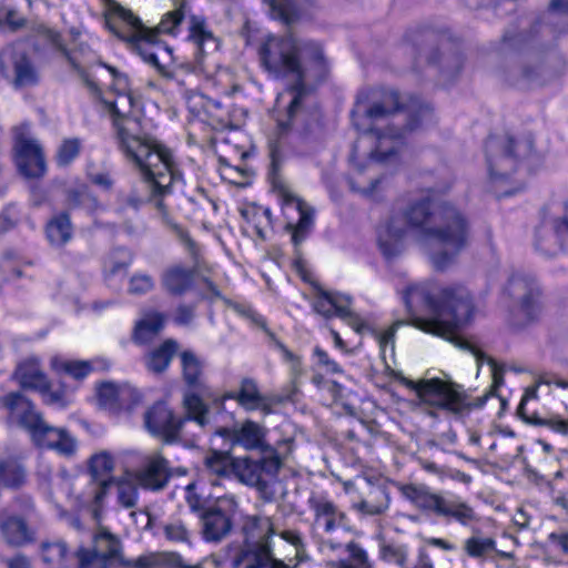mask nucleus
<instances>
[{
  "mask_svg": "<svg viewBox=\"0 0 568 568\" xmlns=\"http://www.w3.org/2000/svg\"><path fill=\"white\" fill-rule=\"evenodd\" d=\"M110 113L114 139L119 150L138 171L146 192L142 195L136 189L121 191L116 196L118 211L128 209L139 211L144 203H152L162 222L169 226L184 245L194 261L199 247L189 232L176 224L164 203L172 193L173 184L183 180L173 152L164 144L144 132L141 118L133 112V99L121 94L113 102H105Z\"/></svg>",
  "mask_w": 568,
  "mask_h": 568,
  "instance_id": "1",
  "label": "nucleus"
},
{
  "mask_svg": "<svg viewBox=\"0 0 568 568\" xmlns=\"http://www.w3.org/2000/svg\"><path fill=\"white\" fill-rule=\"evenodd\" d=\"M258 58L264 70L275 79L291 80L287 92L292 100L286 110V119L278 120V128L286 132L291 128L311 130L317 122V110L313 105L307 80L320 81L327 72V62L320 43L311 40L300 41L292 34H270L258 48Z\"/></svg>",
  "mask_w": 568,
  "mask_h": 568,
  "instance_id": "2",
  "label": "nucleus"
},
{
  "mask_svg": "<svg viewBox=\"0 0 568 568\" xmlns=\"http://www.w3.org/2000/svg\"><path fill=\"white\" fill-rule=\"evenodd\" d=\"M352 111V121L362 136L354 143L351 159L358 156L362 144L372 145L368 158L373 162H387L395 158L404 135L427 125L433 120L428 105H420L414 113L402 114V103L396 91H384L381 100Z\"/></svg>",
  "mask_w": 568,
  "mask_h": 568,
  "instance_id": "3",
  "label": "nucleus"
},
{
  "mask_svg": "<svg viewBox=\"0 0 568 568\" xmlns=\"http://www.w3.org/2000/svg\"><path fill=\"white\" fill-rule=\"evenodd\" d=\"M403 300L412 325L455 343L457 331L474 313V303L467 288L460 285L439 287L435 282L408 285Z\"/></svg>",
  "mask_w": 568,
  "mask_h": 568,
  "instance_id": "4",
  "label": "nucleus"
},
{
  "mask_svg": "<svg viewBox=\"0 0 568 568\" xmlns=\"http://www.w3.org/2000/svg\"><path fill=\"white\" fill-rule=\"evenodd\" d=\"M445 202L433 195L412 201L400 215H394L378 233V245L387 260L397 257L404 248L406 230H413L419 240L427 242Z\"/></svg>",
  "mask_w": 568,
  "mask_h": 568,
  "instance_id": "5",
  "label": "nucleus"
},
{
  "mask_svg": "<svg viewBox=\"0 0 568 568\" xmlns=\"http://www.w3.org/2000/svg\"><path fill=\"white\" fill-rule=\"evenodd\" d=\"M469 234L470 226L465 214L455 205L445 202L427 240V243H435L440 247L429 254L433 266L437 271L448 268L467 246Z\"/></svg>",
  "mask_w": 568,
  "mask_h": 568,
  "instance_id": "6",
  "label": "nucleus"
},
{
  "mask_svg": "<svg viewBox=\"0 0 568 568\" xmlns=\"http://www.w3.org/2000/svg\"><path fill=\"white\" fill-rule=\"evenodd\" d=\"M2 405L20 416V424L30 433L33 443L63 456H71L77 450V440L64 428L50 426L36 410L33 404L21 393L12 392L4 396Z\"/></svg>",
  "mask_w": 568,
  "mask_h": 568,
  "instance_id": "7",
  "label": "nucleus"
},
{
  "mask_svg": "<svg viewBox=\"0 0 568 568\" xmlns=\"http://www.w3.org/2000/svg\"><path fill=\"white\" fill-rule=\"evenodd\" d=\"M400 491L417 508L437 517L455 520L462 526H468L477 520L474 508L454 494H437L425 485L415 484L404 485Z\"/></svg>",
  "mask_w": 568,
  "mask_h": 568,
  "instance_id": "8",
  "label": "nucleus"
},
{
  "mask_svg": "<svg viewBox=\"0 0 568 568\" xmlns=\"http://www.w3.org/2000/svg\"><path fill=\"white\" fill-rule=\"evenodd\" d=\"M400 491L417 508L437 517L455 520L462 526H468L477 520L474 508L454 494H437L425 485L415 484L404 485Z\"/></svg>",
  "mask_w": 568,
  "mask_h": 568,
  "instance_id": "9",
  "label": "nucleus"
},
{
  "mask_svg": "<svg viewBox=\"0 0 568 568\" xmlns=\"http://www.w3.org/2000/svg\"><path fill=\"white\" fill-rule=\"evenodd\" d=\"M244 546L233 559L234 568H268L272 559V537L276 532L270 516L254 515L243 526Z\"/></svg>",
  "mask_w": 568,
  "mask_h": 568,
  "instance_id": "10",
  "label": "nucleus"
},
{
  "mask_svg": "<svg viewBox=\"0 0 568 568\" xmlns=\"http://www.w3.org/2000/svg\"><path fill=\"white\" fill-rule=\"evenodd\" d=\"M534 151L530 138L491 135L485 144L488 173L491 180H504L516 172L519 163L528 159Z\"/></svg>",
  "mask_w": 568,
  "mask_h": 568,
  "instance_id": "11",
  "label": "nucleus"
},
{
  "mask_svg": "<svg viewBox=\"0 0 568 568\" xmlns=\"http://www.w3.org/2000/svg\"><path fill=\"white\" fill-rule=\"evenodd\" d=\"M260 459L240 457L234 459L233 474L245 484L256 488L262 498L270 501L275 496L274 485L288 454H262Z\"/></svg>",
  "mask_w": 568,
  "mask_h": 568,
  "instance_id": "12",
  "label": "nucleus"
},
{
  "mask_svg": "<svg viewBox=\"0 0 568 568\" xmlns=\"http://www.w3.org/2000/svg\"><path fill=\"white\" fill-rule=\"evenodd\" d=\"M62 55L65 58L70 67L77 72L79 78L82 80L83 84L89 89V91L94 97L101 95V89L91 78L89 70L95 65H102L108 69V71L112 74L114 80V85L116 87V97L114 101L121 95L125 94L133 99V112L135 114V99L131 92L128 91V77L119 72L114 67L108 65L100 61L99 57L91 48L87 44L80 43L73 50H68L67 48H62ZM105 102H113V100H106L101 98V103L104 105L105 111L111 118V113L105 104Z\"/></svg>",
  "mask_w": 568,
  "mask_h": 568,
  "instance_id": "13",
  "label": "nucleus"
},
{
  "mask_svg": "<svg viewBox=\"0 0 568 568\" xmlns=\"http://www.w3.org/2000/svg\"><path fill=\"white\" fill-rule=\"evenodd\" d=\"M409 386L424 404L450 414H460L471 407H481L486 402V397H484L478 403L471 404L467 400L462 386L437 377L409 382Z\"/></svg>",
  "mask_w": 568,
  "mask_h": 568,
  "instance_id": "14",
  "label": "nucleus"
},
{
  "mask_svg": "<svg viewBox=\"0 0 568 568\" xmlns=\"http://www.w3.org/2000/svg\"><path fill=\"white\" fill-rule=\"evenodd\" d=\"M217 434L226 437L232 446H241L248 452L261 454H290L292 452V438L270 444L267 442L268 429L252 419H245L232 428H223Z\"/></svg>",
  "mask_w": 568,
  "mask_h": 568,
  "instance_id": "15",
  "label": "nucleus"
},
{
  "mask_svg": "<svg viewBox=\"0 0 568 568\" xmlns=\"http://www.w3.org/2000/svg\"><path fill=\"white\" fill-rule=\"evenodd\" d=\"M14 162L19 172L27 179H40L47 172L42 145L32 135L30 125L22 123L13 128Z\"/></svg>",
  "mask_w": 568,
  "mask_h": 568,
  "instance_id": "16",
  "label": "nucleus"
},
{
  "mask_svg": "<svg viewBox=\"0 0 568 568\" xmlns=\"http://www.w3.org/2000/svg\"><path fill=\"white\" fill-rule=\"evenodd\" d=\"M534 246L547 257H554L561 251L568 252V200L536 229Z\"/></svg>",
  "mask_w": 568,
  "mask_h": 568,
  "instance_id": "17",
  "label": "nucleus"
},
{
  "mask_svg": "<svg viewBox=\"0 0 568 568\" xmlns=\"http://www.w3.org/2000/svg\"><path fill=\"white\" fill-rule=\"evenodd\" d=\"M129 22L134 27V42L138 54L144 62L152 65L164 78H172L170 70L172 49L160 41H155V33L144 27L142 22L129 14Z\"/></svg>",
  "mask_w": 568,
  "mask_h": 568,
  "instance_id": "18",
  "label": "nucleus"
},
{
  "mask_svg": "<svg viewBox=\"0 0 568 568\" xmlns=\"http://www.w3.org/2000/svg\"><path fill=\"white\" fill-rule=\"evenodd\" d=\"M352 302L349 295L318 288L313 301V308L325 318L339 317L358 334L371 331L368 324L351 310Z\"/></svg>",
  "mask_w": 568,
  "mask_h": 568,
  "instance_id": "19",
  "label": "nucleus"
},
{
  "mask_svg": "<svg viewBox=\"0 0 568 568\" xmlns=\"http://www.w3.org/2000/svg\"><path fill=\"white\" fill-rule=\"evenodd\" d=\"M174 473L185 475L186 469L181 467L173 469L169 460L160 452H153L143 457L132 476L143 489L162 491L168 487Z\"/></svg>",
  "mask_w": 568,
  "mask_h": 568,
  "instance_id": "20",
  "label": "nucleus"
},
{
  "mask_svg": "<svg viewBox=\"0 0 568 568\" xmlns=\"http://www.w3.org/2000/svg\"><path fill=\"white\" fill-rule=\"evenodd\" d=\"M112 483L89 475L79 476L70 483L68 497L78 510L89 508L97 518L112 488Z\"/></svg>",
  "mask_w": 568,
  "mask_h": 568,
  "instance_id": "21",
  "label": "nucleus"
},
{
  "mask_svg": "<svg viewBox=\"0 0 568 568\" xmlns=\"http://www.w3.org/2000/svg\"><path fill=\"white\" fill-rule=\"evenodd\" d=\"M180 416L164 402H156L144 413V426L146 430L160 437L165 444L181 440L182 424Z\"/></svg>",
  "mask_w": 568,
  "mask_h": 568,
  "instance_id": "22",
  "label": "nucleus"
},
{
  "mask_svg": "<svg viewBox=\"0 0 568 568\" xmlns=\"http://www.w3.org/2000/svg\"><path fill=\"white\" fill-rule=\"evenodd\" d=\"M506 294L527 317H531L539 296L536 278L524 271L514 272L506 285Z\"/></svg>",
  "mask_w": 568,
  "mask_h": 568,
  "instance_id": "23",
  "label": "nucleus"
},
{
  "mask_svg": "<svg viewBox=\"0 0 568 568\" xmlns=\"http://www.w3.org/2000/svg\"><path fill=\"white\" fill-rule=\"evenodd\" d=\"M223 500H217L203 508L199 515L201 532L207 542H220L232 530V515L223 507Z\"/></svg>",
  "mask_w": 568,
  "mask_h": 568,
  "instance_id": "24",
  "label": "nucleus"
},
{
  "mask_svg": "<svg viewBox=\"0 0 568 568\" xmlns=\"http://www.w3.org/2000/svg\"><path fill=\"white\" fill-rule=\"evenodd\" d=\"M281 196L284 211L293 210L298 214L297 223L293 224L290 222L286 226L292 232L294 246L297 247L307 237L313 227L314 212L303 200L285 187H281Z\"/></svg>",
  "mask_w": 568,
  "mask_h": 568,
  "instance_id": "25",
  "label": "nucleus"
},
{
  "mask_svg": "<svg viewBox=\"0 0 568 568\" xmlns=\"http://www.w3.org/2000/svg\"><path fill=\"white\" fill-rule=\"evenodd\" d=\"M0 534L3 540L13 547H23L37 540V531L27 524L23 516L9 510L0 509Z\"/></svg>",
  "mask_w": 568,
  "mask_h": 568,
  "instance_id": "26",
  "label": "nucleus"
},
{
  "mask_svg": "<svg viewBox=\"0 0 568 568\" xmlns=\"http://www.w3.org/2000/svg\"><path fill=\"white\" fill-rule=\"evenodd\" d=\"M308 505L314 514V527L326 534L346 525V514L342 511L332 500L324 497L310 498Z\"/></svg>",
  "mask_w": 568,
  "mask_h": 568,
  "instance_id": "27",
  "label": "nucleus"
},
{
  "mask_svg": "<svg viewBox=\"0 0 568 568\" xmlns=\"http://www.w3.org/2000/svg\"><path fill=\"white\" fill-rule=\"evenodd\" d=\"M217 397L212 394V398H207L197 389H186L182 397L183 415L180 416L179 423L184 427L186 422H194L199 427L205 428L211 423L210 406L205 399L219 406V403L214 402Z\"/></svg>",
  "mask_w": 568,
  "mask_h": 568,
  "instance_id": "28",
  "label": "nucleus"
},
{
  "mask_svg": "<svg viewBox=\"0 0 568 568\" xmlns=\"http://www.w3.org/2000/svg\"><path fill=\"white\" fill-rule=\"evenodd\" d=\"M91 547L111 566V568L126 567L129 559L124 557L122 541L106 528H100L93 535Z\"/></svg>",
  "mask_w": 568,
  "mask_h": 568,
  "instance_id": "29",
  "label": "nucleus"
},
{
  "mask_svg": "<svg viewBox=\"0 0 568 568\" xmlns=\"http://www.w3.org/2000/svg\"><path fill=\"white\" fill-rule=\"evenodd\" d=\"M195 268L175 263L168 266L161 274L160 282L163 291L170 296L181 297L192 290Z\"/></svg>",
  "mask_w": 568,
  "mask_h": 568,
  "instance_id": "30",
  "label": "nucleus"
},
{
  "mask_svg": "<svg viewBox=\"0 0 568 568\" xmlns=\"http://www.w3.org/2000/svg\"><path fill=\"white\" fill-rule=\"evenodd\" d=\"M182 377L189 389H197L203 396L212 398V392L203 381L204 362L192 351L180 354Z\"/></svg>",
  "mask_w": 568,
  "mask_h": 568,
  "instance_id": "31",
  "label": "nucleus"
},
{
  "mask_svg": "<svg viewBox=\"0 0 568 568\" xmlns=\"http://www.w3.org/2000/svg\"><path fill=\"white\" fill-rule=\"evenodd\" d=\"M226 399H233L243 409L252 412L260 408L263 395L260 392L256 381L245 377L240 382L239 389L226 392L224 395L215 398L214 402L219 403L220 407H223Z\"/></svg>",
  "mask_w": 568,
  "mask_h": 568,
  "instance_id": "32",
  "label": "nucleus"
},
{
  "mask_svg": "<svg viewBox=\"0 0 568 568\" xmlns=\"http://www.w3.org/2000/svg\"><path fill=\"white\" fill-rule=\"evenodd\" d=\"M12 378L24 389L47 392L49 387V381L37 359H27L20 363Z\"/></svg>",
  "mask_w": 568,
  "mask_h": 568,
  "instance_id": "33",
  "label": "nucleus"
},
{
  "mask_svg": "<svg viewBox=\"0 0 568 568\" xmlns=\"http://www.w3.org/2000/svg\"><path fill=\"white\" fill-rule=\"evenodd\" d=\"M40 555L47 568H67L70 560V549L63 539L43 540Z\"/></svg>",
  "mask_w": 568,
  "mask_h": 568,
  "instance_id": "34",
  "label": "nucleus"
},
{
  "mask_svg": "<svg viewBox=\"0 0 568 568\" xmlns=\"http://www.w3.org/2000/svg\"><path fill=\"white\" fill-rule=\"evenodd\" d=\"M45 235L51 245L62 247L73 236V226L67 212L52 216L45 226Z\"/></svg>",
  "mask_w": 568,
  "mask_h": 568,
  "instance_id": "35",
  "label": "nucleus"
},
{
  "mask_svg": "<svg viewBox=\"0 0 568 568\" xmlns=\"http://www.w3.org/2000/svg\"><path fill=\"white\" fill-rule=\"evenodd\" d=\"M428 62L437 64L444 78L447 80L454 78L460 70L464 63L462 53L457 48L452 45L443 48L442 52L432 53L428 58Z\"/></svg>",
  "mask_w": 568,
  "mask_h": 568,
  "instance_id": "36",
  "label": "nucleus"
},
{
  "mask_svg": "<svg viewBox=\"0 0 568 568\" xmlns=\"http://www.w3.org/2000/svg\"><path fill=\"white\" fill-rule=\"evenodd\" d=\"M464 552L476 560L485 561L497 551L496 540L476 530L463 545Z\"/></svg>",
  "mask_w": 568,
  "mask_h": 568,
  "instance_id": "37",
  "label": "nucleus"
},
{
  "mask_svg": "<svg viewBox=\"0 0 568 568\" xmlns=\"http://www.w3.org/2000/svg\"><path fill=\"white\" fill-rule=\"evenodd\" d=\"M180 564L181 556L175 552H149L129 559L125 568H175Z\"/></svg>",
  "mask_w": 568,
  "mask_h": 568,
  "instance_id": "38",
  "label": "nucleus"
},
{
  "mask_svg": "<svg viewBox=\"0 0 568 568\" xmlns=\"http://www.w3.org/2000/svg\"><path fill=\"white\" fill-rule=\"evenodd\" d=\"M163 326L164 316L154 313L135 324L132 338L136 344H146L162 331Z\"/></svg>",
  "mask_w": 568,
  "mask_h": 568,
  "instance_id": "39",
  "label": "nucleus"
},
{
  "mask_svg": "<svg viewBox=\"0 0 568 568\" xmlns=\"http://www.w3.org/2000/svg\"><path fill=\"white\" fill-rule=\"evenodd\" d=\"M454 344L457 347L471 353L475 356L478 364H481L486 361L490 365L493 384L489 394L495 395L497 388H499L504 384V371L497 366L496 362L493 358L486 356L478 347L473 345L470 342L460 337Z\"/></svg>",
  "mask_w": 568,
  "mask_h": 568,
  "instance_id": "40",
  "label": "nucleus"
},
{
  "mask_svg": "<svg viewBox=\"0 0 568 568\" xmlns=\"http://www.w3.org/2000/svg\"><path fill=\"white\" fill-rule=\"evenodd\" d=\"M178 343L173 339H166L158 348L152 351L146 358V366L154 373L164 372L170 365L175 352Z\"/></svg>",
  "mask_w": 568,
  "mask_h": 568,
  "instance_id": "41",
  "label": "nucleus"
},
{
  "mask_svg": "<svg viewBox=\"0 0 568 568\" xmlns=\"http://www.w3.org/2000/svg\"><path fill=\"white\" fill-rule=\"evenodd\" d=\"M13 72V84L17 88L34 85L38 82L37 70L31 60L24 54L14 58Z\"/></svg>",
  "mask_w": 568,
  "mask_h": 568,
  "instance_id": "42",
  "label": "nucleus"
},
{
  "mask_svg": "<svg viewBox=\"0 0 568 568\" xmlns=\"http://www.w3.org/2000/svg\"><path fill=\"white\" fill-rule=\"evenodd\" d=\"M112 483V488L116 489L118 503L124 508L135 507L139 498L136 481L128 478H113L109 477Z\"/></svg>",
  "mask_w": 568,
  "mask_h": 568,
  "instance_id": "43",
  "label": "nucleus"
},
{
  "mask_svg": "<svg viewBox=\"0 0 568 568\" xmlns=\"http://www.w3.org/2000/svg\"><path fill=\"white\" fill-rule=\"evenodd\" d=\"M0 479L8 487H20L24 483L26 470L14 459L0 460Z\"/></svg>",
  "mask_w": 568,
  "mask_h": 568,
  "instance_id": "44",
  "label": "nucleus"
},
{
  "mask_svg": "<svg viewBox=\"0 0 568 568\" xmlns=\"http://www.w3.org/2000/svg\"><path fill=\"white\" fill-rule=\"evenodd\" d=\"M114 468V458L108 452L94 454L89 459V476L97 479H106Z\"/></svg>",
  "mask_w": 568,
  "mask_h": 568,
  "instance_id": "45",
  "label": "nucleus"
},
{
  "mask_svg": "<svg viewBox=\"0 0 568 568\" xmlns=\"http://www.w3.org/2000/svg\"><path fill=\"white\" fill-rule=\"evenodd\" d=\"M82 141L79 138L64 139L55 153V162L59 166H68L80 154Z\"/></svg>",
  "mask_w": 568,
  "mask_h": 568,
  "instance_id": "46",
  "label": "nucleus"
},
{
  "mask_svg": "<svg viewBox=\"0 0 568 568\" xmlns=\"http://www.w3.org/2000/svg\"><path fill=\"white\" fill-rule=\"evenodd\" d=\"M234 459L227 453L212 452L205 457L204 464L211 473L217 476H227L233 473Z\"/></svg>",
  "mask_w": 568,
  "mask_h": 568,
  "instance_id": "47",
  "label": "nucleus"
},
{
  "mask_svg": "<svg viewBox=\"0 0 568 568\" xmlns=\"http://www.w3.org/2000/svg\"><path fill=\"white\" fill-rule=\"evenodd\" d=\"M372 499L362 500L356 505V508L366 515H381L389 506L388 495L384 489L377 488L372 491Z\"/></svg>",
  "mask_w": 568,
  "mask_h": 568,
  "instance_id": "48",
  "label": "nucleus"
},
{
  "mask_svg": "<svg viewBox=\"0 0 568 568\" xmlns=\"http://www.w3.org/2000/svg\"><path fill=\"white\" fill-rule=\"evenodd\" d=\"M52 367L64 372L75 379H82L92 371V364L88 361H64L60 358L52 359Z\"/></svg>",
  "mask_w": 568,
  "mask_h": 568,
  "instance_id": "49",
  "label": "nucleus"
},
{
  "mask_svg": "<svg viewBox=\"0 0 568 568\" xmlns=\"http://www.w3.org/2000/svg\"><path fill=\"white\" fill-rule=\"evenodd\" d=\"M270 7L271 16L285 24H291L296 19V9L293 0H264Z\"/></svg>",
  "mask_w": 568,
  "mask_h": 568,
  "instance_id": "50",
  "label": "nucleus"
},
{
  "mask_svg": "<svg viewBox=\"0 0 568 568\" xmlns=\"http://www.w3.org/2000/svg\"><path fill=\"white\" fill-rule=\"evenodd\" d=\"M268 156L271 159L270 178L272 183L277 185V178L284 163V144L280 138L268 141Z\"/></svg>",
  "mask_w": 568,
  "mask_h": 568,
  "instance_id": "51",
  "label": "nucleus"
},
{
  "mask_svg": "<svg viewBox=\"0 0 568 568\" xmlns=\"http://www.w3.org/2000/svg\"><path fill=\"white\" fill-rule=\"evenodd\" d=\"M74 557L77 568H111L109 564L92 547H79Z\"/></svg>",
  "mask_w": 568,
  "mask_h": 568,
  "instance_id": "52",
  "label": "nucleus"
},
{
  "mask_svg": "<svg viewBox=\"0 0 568 568\" xmlns=\"http://www.w3.org/2000/svg\"><path fill=\"white\" fill-rule=\"evenodd\" d=\"M175 9L173 11L168 12L158 24L155 29H149L155 33V41L158 40L159 33H168L173 34L175 29L181 24L184 19V7L180 4H174Z\"/></svg>",
  "mask_w": 568,
  "mask_h": 568,
  "instance_id": "53",
  "label": "nucleus"
},
{
  "mask_svg": "<svg viewBox=\"0 0 568 568\" xmlns=\"http://www.w3.org/2000/svg\"><path fill=\"white\" fill-rule=\"evenodd\" d=\"M274 525L276 527V532L273 536L278 535L284 541L293 546L295 549V556L298 559H303L306 554V546L302 532L296 529H281L275 521Z\"/></svg>",
  "mask_w": 568,
  "mask_h": 568,
  "instance_id": "54",
  "label": "nucleus"
},
{
  "mask_svg": "<svg viewBox=\"0 0 568 568\" xmlns=\"http://www.w3.org/2000/svg\"><path fill=\"white\" fill-rule=\"evenodd\" d=\"M379 555L384 561L403 567L407 559V548L404 545L383 544L381 546Z\"/></svg>",
  "mask_w": 568,
  "mask_h": 568,
  "instance_id": "55",
  "label": "nucleus"
},
{
  "mask_svg": "<svg viewBox=\"0 0 568 568\" xmlns=\"http://www.w3.org/2000/svg\"><path fill=\"white\" fill-rule=\"evenodd\" d=\"M190 23V38L199 48H201L206 40L213 39L212 33L206 30L205 20L203 18L192 16Z\"/></svg>",
  "mask_w": 568,
  "mask_h": 568,
  "instance_id": "56",
  "label": "nucleus"
},
{
  "mask_svg": "<svg viewBox=\"0 0 568 568\" xmlns=\"http://www.w3.org/2000/svg\"><path fill=\"white\" fill-rule=\"evenodd\" d=\"M532 425L548 427L551 430L561 435H568V418L564 419L558 415L550 417H538L534 416L529 420Z\"/></svg>",
  "mask_w": 568,
  "mask_h": 568,
  "instance_id": "57",
  "label": "nucleus"
},
{
  "mask_svg": "<svg viewBox=\"0 0 568 568\" xmlns=\"http://www.w3.org/2000/svg\"><path fill=\"white\" fill-rule=\"evenodd\" d=\"M163 531L164 536L171 541L189 542L190 532L185 525L180 520L166 524L163 528Z\"/></svg>",
  "mask_w": 568,
  "mask_h": 568,
  "instance_id": "58",
  "label": "nucleus"
},
{
  "mask_svg": "<svg viewBox=\"0 0 568 568\" xmlns=\"http://www.w3.org/2000/svg\"><path fill=\"white\" fill-rule=\"evenodd\" d=\"M274 346L281 352L283 359L291 365L292 373L297 376L302 373L300 358L292 353L282 342L275 338L273 334H270Z\"/></svg>",
  "mask_w": 568,
  "mask_h": 568,
  "instance_id": "59",
  "label": "nucleus"
},
{
  "mask_svg": "<svg viewBox=\"0 0 568 568\" xmlns=\"http://www.w3.org/2000/svg\"><path fill=\"white\" fill-rule=\"evenodd\" d=\"M98 396L102 405L113 407L118 403L119 389L113 383H103L98 389Z\"/></svg>",
  "mask_w": 568,
  "mask_h": 568,
  "instance_id": "60",
  "label": "nucleus"
},
{
  "mask_svg": "<svg viewBox=\"0 0 568 568\" xmlns=\"http://www.w3.org/2000/svg\"><path fill=\"white\" fill-rule=\"evenodd\" d=\"M154 287V281L150 275L139 274L132 276L130 281L129 291L132 294H145L152 291Z\"/></svg>",
  "mask_w": 568,
  "mask_h": 568,
  "instance_id": "61",
  "label": "nucleus"
},
{
  "mask_svg": "<svg viewBox=\"0 0 568 568\" xmlns=\"http://www.w3.org/2000/svg\"><path fill=\"white\" fill-rule=\"evenodd\" d=\"M9 510L18 514L19 516H23L27 519L30 515L34 513V503L29 496H19L13 503L8 507Z\"/></svg>",
  "mask_w": 568,
  "mask_h": 568,
  "instance_id": "62",
  "label": "nucleus"
},
{
  "mask_svg": "<svg viewBox=\"0 0 568 568\" xmlns=\"http://www.w3.org/2000/svg\"><path fill=\"white\" fill-rule=\"evenodd\" d=\"M314 356L317 359V364L329 374H338L342 373L341 366L332 359L328 354L322 349L321 347L316 346L314 348Z\"/></svg>",
  "mask_w": 568,
  "mask_h": 568,
  "instance_id": "63",
  "label": "nucleus"
},
{
  "mask_svg": "<svg viewBox=\"0 0 568 568\" xmlns=\"http://www.w3.org/2000/svg\"><path fill=\"white\" fill-rule=\"evenodd\" d=\"M354 568H369L366 551L356 542L346 545Z\"/></svg>",
  "mask_w": 568,
  "mask_h": 568,
  "instance_id": "64",
  "label": "nucleus"
}]
</instances>
